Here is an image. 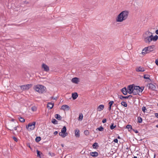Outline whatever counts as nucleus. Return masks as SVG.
I'll list each match as a JSON object with an SVG mask.
<instances>
[{
  "label": "nucleus",
  "instance_id": "1",
  "mask_svg": "<svg viewBox=\"0 0 158 158\" xmlns=\"http://www.w3.org/2000/svg\"><path fill=\"white\" fill-rule=\"evenodd\" d=\"M129 12L124 10L121 12L117 16L116 20L117 22H122L126 20L128 17Z\"/></svg>",
  "mask_w": 158,
  "mask_h": 158
},
{
  "label": "nucleus",
  "instance_id": "2",
  "mask_svg": "<svg viewBox=\"0 0 158 158\" xmlns=\"http://www.w3.org/2000/svg\"><path fill=\"white\" fill-rule=\"evenodd\" d=\"M154 47L155 46L152 45L145 48L143 49L142 54L143 55H145L146 54L150 52H152L153 50Z\"/></svg>",
  "mask_w": 158,
  "mask_h": 158
},
{
  "label": "nucleus",
  "instance_id": "3",
  "mask_svg": "<svg viewBox=\"0 0 158 158\" xmlns=\"http://www.w3.org/2000/svg\"><path fill=\"white\" fill-rule=\"evenodd\" d=\"M35 90L40 93H43L45 91L46 87L40 85H37L34 88Z\"/></svg>",
  "mask_w": 158,
  "mask_h": 158
},
{
  "label": "nucleus",
  "instance_id": "4",
  "mask_svg": "<svg viewBox=\"0 0 158 158\" xmlns=\"http://www.w3.org/2000/svg\"><path fill=\"white\" fill-rule=\"evenodd\" d=\"M66 131V128L65 126H64L61 129V132L59 133V135L62 137L64 138L66 136L68 135V133Z\"/></svg>",
  "mask_w": 158,
  "mask_h": 158
},
{
  "label": "nucleus",
  "instance_id": "5",
  "mask_svg": "<svg viewBox=\"0 0 158 158\" xmlns=\"http://www.w3.org/2000/svg\"><path fill=\"white\" fill-rule=\"evenodd\" d=\"M35 122H33L32 123H29L28 125L26 126V128L29 131L33 130L35 127Z\"/></svg>",
  "mask_w": 158,
  "mask_h": 158
},
{
  "label": "nucleus",
  "instance_id": "6",
  "mask_svg": "<svg viewBox=\"0 0 158 158\" xmlns=\"http://www.w3.org/2000/svg\"><path fill=\"white\" fill-rule=\"evenodd\" d=\"M134 85H130L127 87V92L129 94H131L133 92V89H134Z\"/></svg>",
  "mask_w": 158,
  "mask_h": 158
},
{
  "label": "nucleus",
  "instance_id": "7",
  "mask_svg": "<svg viewBox=\"0 0 158 158\" xmlns=\"http://www.w3.org/2000/svg\"><path fill=\"white\" fill-rule=\"evenodd\" d=\"M31 84H27L26 85H23L21 86V89L25 90H28L32 86Z\"/></svg>",
  "mask_w": 158,
  "mask_h": 158
},
{
  "label": "nucleus",
  "instance_id": "8",
  "mask_svg": "<svg viewBox=\"0 0 158 158\" xmlns=\"http://www.w3.org/2000/svg\"><path fill=\"white\" fill-rule=\"evenodd\" d=\"M42 68L44 69V71L46 72H48L49 70V67L45 64L43 63L42 66Z\"/></svg>",
  "mask_w": 158,
  "mask_h": 158
},
{
  "label": "nucleus",
  "instance_id": "9",
  "mask_svg": "<svg viewBox=\"0 0 158 158\" xmlns=\"http://www.w3.org/2000/svg\"><path fill=\"white\" fill-rule=\"evenodd\" d=\"M144 87H140L138 86H135V88L136 89V90H137L138 94L139 93H141L144 89Z\"/></svg>",
  "mask_w": 158,
  "mask_h": 158
},
{
  "label": "nucleus",
  "instance_id": "10",
  "mask_svg": "<svg viewBox=\"0 0 158 158\" xmlns=\"http://www.w3.org/2000/svg\"><path fill=\"white\" fill-rule=\"evenodd\" d=\"M150 39L151 42L152 41L155 42L158 39V36L157 35H155V36H153L152 34H151L150 35Z\"/></svg>",
  "mask_w": 158,
  "mask_h": 158
},
{
  "label": "nucleus",
  "instance_id": "11",
  "mask_svg": "<svg viewBox=\"0 0 158 158\" xmlns=\"http://www.w3.org/2000/svg\"><path fill=\"white\" fill-rule=\"evenodd\" d=\"M144 41L146 43L148 44H149L150 42H151L150 36L149 35V36L146 37H145L144 39Z\"/></svg>",
  "mask_w": 158,
  "mask_h": 158
},
{
  "label": "nucleus",
  "instance_id": "12",
  "mask_svg": "<svg viewBox=\"0 0 158 158\" xmlns=\"http://www.w3.org/2000/svg\"><path fill=\"white\" fill-rule=\"evenodd\" d=\"M70 107H69L66 105H62L61 108V109L62 110H65L66 109H67V110H69Z\"/></svg>",
  "mask_w": 158,
  "mask_h": 158
},
{
  "label": "nucleus",
  "instance_id": "13",
  "mask_svg": "<svg viewBox=\"0 0 158 158\" xmlns=\"http://www.w3.org/2000/svg\"><path fill=\"white\" fill-rule=\"evenodd\" d=\"M89 154L91 156L94 157H97L98 155V153L96 152H90Z\"/></svg>",
  "mask_w": 158,
  "mask_h": 158
},
{
  "label": "nucleus",
  "instance_id": "14",
  "mask_svg": "<svg viewBox=\"0 0 158 158\" xmlns=\"http://www.w3.org/2000/svg\"><path fill=\"white\" fill-rule=\"evenodd\" d=\"M71 81L72 82L75 84H78L79 82V78L77 77H74L72 79Z\"/></svg>",
  "mask_w": 158,
  "mask_h": 158
},
{
  "label": "nucleus",
  "instance_id": "15",
  "mask_svg": "<svg viewBox=\"0 0 158 158\" xmlns=\"http://www.w3.org/2000/svg\"><path fill=\"white\" fill-rule=\"evenodd\" d=\"M37 156L40 158H43V155L42 153L38 150H37Z\"/></svg>",
  "mask_w": 158,
  "mask_h": 158
},
{
  "label": "nucleus",
  "instance_id": "16",
  "mask_svg": "<svg viewBox=\"0 0 158 158\" xmlns=\"http://www.w3.org/2000/svg\"><path fill=\"white\" fill-rule=\"evenodd\" d=\"M121 92L124 95H126L127 94V90L126 87H124L121 89Z\"/></svg>",
  "mask_w": 158,
  "mask_h": 158
},
{
  "label": "nucleus",
  "instance_id": "17",
  "mask_svg": "<svg viewBox=\"0 0 158 158\" xmlns=\"http://www.w3.org/2000/svg\"><path fill=\"white\" fill-rule=\"evenodd\" d=\"M136 70L137 72H143L145 70L144 68L141 67H139L136 69Z\"/></svg>",
  "mask_w": 158,
  "mask_h": 158
},
{
  "label": "nucleus",
  "instance_id": "18",
  "mask_svg": "<svg viewBox=\"0 0 158 158\" xmlns=\"http://www.w3.org/2000/svg\"><path fill=\"white\" fill-rule=\"evenodd\" d=\"M80 131L78 129H76L75 130V135L76 137H79L80 136Z\"/></svg>",
  "mask_w": 158,
  "mask_h": 158
},
{
  "label": "nucleus",
  "instance_id": "19",
  "mask_svg": "<svg viewBox=\"0 0 158 158\" xmlns=\"http://www.w3.org/2000/svg\"><path fill=\"white\" fill-rule=\"evenodd\" d=\"M148 88L152 90H154L156 88L155 86L152 83L149 84Z\"/></svg>",
  "mask_w": 158,
  "mask_h": 158
},
{
  "label": "nucleus",
  "instance_id": "20",
  "mask_svg": "<svg viewBox=\"0 0 158 158\" xmlns=\"http://www.w3.org/2000/svg\"><path fill=\"white\" fill-rule=\"evenodd\" d=\"M104 105H100L97 108L98 110L99 111H101L104 109Z\"/></svg>",
  "mask_w": 158,
  "mask_h": 158
},
{
  "label": "nucleus",
  "instance_id": "21",
  "mask_svg": "<svg viewBox=\"0 0 158 158\" xmlns=\"http://www.w3.org/2000/svg\"><path fill=\"white\" fill-rule=\"evenodd\" d=\"M78 96V95L77 93H75L72 94V97L73 100L76 99Z\"/></svg>",
  "mask_w": 158,
  "mask_h": 158
},
{
  "label": "nucleus",
  "instance_id": "22",
  "mask_svg": "<svg viewBox=\"0 0 158 158\" xmlns=\"http://www.w3.org/2000/svg\"><path fill=\"white\" fill-rule=\"evenodd\" d=\"M54 106V103L51 102H48V107L50 109H51L53 108Z\"/></svg>",
  "mask_w": 158,
  "mask_h": 158
},
{
  "label": "nucleus",
  "instance_id": "23",
  "mask_svg": "<svg viewBox=\"0 0 158 158\" xmlns=\"http://www.w3.org/2000/svg\"><path fill=\"white\" fill-rule=\"evenodd\" d=\"M113 103L114 102L113 101H110L109 103V106L108 108V110H109L110 111L111 110L112 106Z\"/></svg>",
  "mask_w": 158,
  "mask_h": 158
},
{
  "label": "nucleus",
  "instance_id": "24",
  "mask_svg": "<svg viewBox=\"0 0 158 158\" xmlns=\"http://www.w3.org/2000/svg\"><path fill=\"white\" fill-rule=\"evenodd\" d=\"M135 88V86L134 87V89H133V92H132V93H133L134 95H136L138 94H139L137 90H136V89Z\"/></svg>",
  "mask_w": 158,
  "mask_h": 158
},
{
  "label": "nucleus",
  "instance_id": "25",
  "mask_svg": "<svg viewBox=\"0 0 158 158\" xmlns=\"http://www.w3.org/2000/svg\"><path fill=\"white\" fill-rule=\"evenodd\" d=\"M83 119V115L82 113H80L79 114V116L78 117V120L79 121H81Z\"/></svg>",
  "mask_w": 158,
  "mask_h": 158
},
{
  "label": "nucleus",
  "instance_id": "26",
  "mask_svg": "<svg viewBox=\"0 0 158 158\" xmlns=\"http://www.w3.org/2000/svg\"><path fill=\"white\" fill-rule=\"evenodd\" d=\"M55 118H56L57 119L59 120H61L62 118L61 117V116L58 114H56V115Z\"/></svg>",
  "mask_w": 158,
  "mask_h": 158
},
{
  "label": "nucleus",
  "instance_id": "27",
  "mask_svg": "<svg viewBox=\"0 0 158 158\" xmlns=\"http://www.w3.org/2000/svg\"><path fill=\"white\" fill-rule=\"evenodd\" d=\"M92 146L94 148L96 149L97 147H98V143H95L93 144Z\"/></svg>",
  "mask_w": 158,
  "mask_h": 158
},
{
  "label": "nucleus",
  "instance_id": "28",
  "mask_svg": "<svg viewBox=\"0 0 158 158\" xmlns=\"http://www.w3.org/2000/svg\"><path fill=\"white\" fill-rule=\"evenodd\" d=\"M118 98H120L121 99L123 100V99H127V96H124L122 95H119Z\"/></svg>",
  "mask_w": 158,
  "mask_h": 158
},
{
  "label": "nucleus",
  "instance_id": "29",
  "mask_svg": "<svg viewBox=\"0 0 158 158\" xmlns=\"http://www.w3.org/2000/svg\"><path fill=\"white\" fill-rule=\"evenodd\" d=\"M104 128L102 126H100L99 127L97 128L96 130H98L100 131H103L104 130Z\"/></svg>",
  "mask_w": 158,
  "mask_h": 158
},
{
  "label": "nucleus",
  "instance_id": "30",
  "mask_svg": "<svg viewBox=\"0 0 158 158\" xmlns=\"http://www.w3.org/2000/svg\"><path fill=\"white\" fill-rule=\"evenodd\" d=\"M52 122L55 124H58V121L55 119H52Z\"/></svg>",
  "mask_w": 158,
  "mask_h": 158
},
{
  "label": "nucleus",
  "instance_id": "31",
  "mask_svg": "<svg viewBox=\"0 0 158 158\" xmlns=\"http://www.w3.org/2000/svg\"><path fill=\"white\" fill-rule=\"evenodd\" d=\"M41 140V138L40 137H37L35 139V141L37 142H39Z\"/></svg>",
  "mask_w": 158,
  "mask_h": 158
},
{
  "label": "nucleus",
  "instance_id": "32",
  "mask_svg": "<svg viewBox=\"0 0 158 158\" xmlns=\"http://www.w3.org/2000/svg\"><path fill=\"white\" fill-rule=\"evenodd\" d=\"M121 104L124 107H126L127 106V104L126 102H121Z\"/></svg>",
  "mask_w": 158,
  "mask_h": 158
},
{
  "label": "nucleus",
  "instance_id": "33",
  "mask_svg": "<svg viewBox=\"0 0 158 158\" xmlns=\"http://www.w3.org/2000/svg\"><path fill=\"white\" fill-rule=\"evenodd\" d=\"M138 122L139 123H141L142 121V118L140 117H138Z\"/></svg>",
  "mask_w": 158,
  "mask_h": 158
},
{
  "label": "nucleus",
  "instance_id": "34",
  "mask_svg": "<svg viewBox=\"0 0 158 158\" xmlns=\"http://www.w3.org/2000/svg\"><path fill=\"white\" fill-rule=\"evenodd\" d=\"M116 127V125L114 126V123H112L111 125L110 126V129L111 130L114 129Z\"/></svg>",
  "mask_w": 158,
  "mask_h": 158
},
{
  "label": "nucleus",
  "instance_id": "35",
  "mask_svg": "<svg viewBox=\"0 0 158 158\" xmlns=\"http://www.w3.org/2000/svg\"><path fill=\"white\" fill-rule=\"evenodd\" d=\"M149 77H150V75H148V74L144 75L143 78L144 79H150Z\"/></svg>",
  "mask_w": 158,
  "mask_h": 158
},
{
  "label": "nucleus",
  "instance_id": "36",
  "mask_svg": "<svg viewBox=\"0 0 158 158\" xmlns=\"http://www.w3.org/2000/svg\"><path fill=\"white\" fill-rule=\"evenodd\" d=\"M18 118L19 119V121L23 123L25 121V119L23 118L20 117L19 118V117Z\"/></svg>",
  "mask_w": 158,
  "mask_h": 158
},
{
  "label": "nucleus",
  "instance_id": "37",
  "mask_svg": "<svg viewBox=\"0 0 158 158\" xmlns=\"http://www.w3.org/2000/svg\"><path fill=\"white\" fill-rule=\"evenodd\" d=\"M126 128L127 129L130 128L131 129L132 128V126L130 125H127L126 126Z\"/></svg>",
  "mask_w": 158,
  "mask_h": 158
},
{
  "label": "nucleus",
  "instance_id": "38",
  "mask_svg": "<svg viewBox=\"0 0 158 158\" xmlns=\"http://www.w3.org/2000/svg\"><path fill=\"white\" fill-rule=\"evenodd\" d=\"M89 132L88 130H85L84 132V134L86 135H89Z\"/></svg>",
  "mask_w": 158,
  "mask_h": 158
},
{
  "label": "nucleus",
  "instance_id": "39",
  "mask_svg": "<svg viewBox=\"0 0 158 158\" xmlns=\"http://www.w3.org/2000/svg\"><path fill=\"white\" fill-rule=\"evenodd\" d=\"M31 110L32 111H36V108L35 106H32L31 107Z\"/></svg>",
  "mask_w": 158,
  "mask_h": 158
},
{
  "label": "nucleus",
  "instance_id": "40",
  "mask_svg": "<svg viewBox=\"0 0 158 158\" xmlns=\"http://www.w3.org/2000/svg\"><path fill=\"white\" fill-rule=\"evenodd\" d=\"M146 109L145 107V106H143L142 108V111L145 113V110H146Z\"/></svg>",
  "mask_w": 158,
  "mask_h": 158
},
{
  "label": "nucleus",
  "instance_id": "41",
  "mask_svg": "<svg viewBox=\"0 0 158 158\" xmlns=\"http://www.w3.org/2000/svg\"><path fill=\"white\" fill-rule=\"evenodd\" d=\"M13 139L15 141V142H17L18 141V139H17L14 136L13 137Z\"/></svg>",
  "mask_w": 158,
  "mask_h": 158
},
{
  "label": "nucleus",
  "instance_id": "42",
  "mask_svg": "<svg viewBox=\"0 0 158 158\" xmlns=\"http://www.w3.org/2000/svg\"><path fill=\"white\" fill-rule=\"evenodd\" d=\"M106 122V118L103 119L102 121V122L103 123H105Z\"/></svg>",
  "mask_w": 158,
  "mask_h": 158
},
{
  "label": "nucleus",
  "instance_id": "43",
  "mask_svg": "<svg viewBox=\"0 0 158 158\" xmlns=\"http://www.w3.org/2000/svg\"><path fill=\"white\" fill-rule=\"evenodd\" d=\"M115 143H118V139H115L113 141Z\"/></svg>",
  "mask_w": 158,
  "mask_h": 158
},
{
  "label": "nucleus",
  "instance_id": "44",
  "mask_svg": "<svg viewBox=\"0 0 158 158\" xmlns=\"http://www.w3.org/2000/svg\"><path fill=\"white\" fill-rule=\"evenodd\" d=\"M155 63L156 64V65L158 66V59L156 60Z\"/></svg>",
  "mask_w": 158,
  "mask_h": 158
},
{
  "label": "nucleus",
  "instance_id": "45",
  "mask_svg": "<svg viewBox=\"0 0 158 158\" xmlns=\"http://www.w3.org/2000/svg\"><path fill=\"white\" fill-rule=\"evenodd\" d=\"M155 116L157 118H158V113H155Z\"/></svg>",
  "mask_w": 158,
  "mask_h": 158
},
{
  "label": "nucleus",
  "instance_id": "46",
  "mask_svg": "<svg viewBox=\"0 0 158 158\" xmlns=\"http://www.w3.org/2000/svg\"><path fill=\"white\" fill-rule=\"evenodd\" d=\"M133 130L136 133H138V131L137 130L133 129Z\"/></svg>",
  "mask_w": 158,
  "mask_h": 158
},
{
  "label": "nucleus",
  "instance_id": "47",
  "mask_svg": "<svg viewBox=\"0 0 158 158\" xmlns=\"http://www.w3.org/2000/svg\"><path fill=\"white\" fill-rule=\"evenodd\" d=\"M51 98H52L53 100H56V97L54 98L53 97H51Z\"/></svg>",
  "mask_w": 158,
  "mask_h": 158
},
{
  "label": "nucleus",
  "instance_id": "48",
  "mask_svg": "<svg viewBox=\"0 0 158 158\" xmlns=\"http://www.w3.org/2000/svg\"><path fill=\"white\" fill-rule=\"evenodd\" d=\"M58 134V132L57 131H55L54 132V135H56Z\"/></svg>",
  "mask_w": 158,
  "mask_h": 158
},
{
  "label": "nucleus",
  "instance_id": "49",
  "mask_svg": "<svg viewBox=\"0 0 158 158\" xmlns=\"http://www.w3.org/2000/svg\"><path fill=\"white\" fill-rule=\"evenodd\" d=\"M18 126H17V127H14L13 128H14V130H17V127H18Z\"/></svg>",
  "mask_w": 158,
  "mask_h": 158
},
{
  "label": "nucleus",
  "instance_id": "50",
  "mask_svg": "<svg viewBox=\"0 0 158 158\" xmlns=\"http://www.w3.org/2000/svg\"><path fill=\"white\" fill-rule=\"evenodd\" d=\"M127 99L128 98H131L132 97V96L131 95H129L128 96H127Z\"/></svg>",
  "mask_w": 158,
  "mask_h": 158
},
{
  "label": "nucleus",
  "instance_id": "51",
  "mask_svg": "<svg viewBox=\"0 0 158 158\" xmlns=\"http://www.w3.org/2000/svg\"><path fill=\"white\" fill-rule=\"evenodd\" d=\"M155 33L156 34L158 35V30H156Z\"/></svg>",
  "mask_w": 158,
  "mask_h": 158
},
{
  "label": "nucleus",
  "instance_id": "52",
  "mask_svg": "<svg viewBox=\"0 0 158 158\" xmlns=\"http://www.w3.org/2000/svg\"><path fill=\"white\" fill-rule=\"evenodd\" d=\"M117 138L118 139H121L120 137L118 136L117 137Z\"/></svg>",
  "mask_w": 158,
  "mask_h": 158
},
{
  "label": "nucleus",
  "instance_id": "53",
  "mask_svg": "<svg viewBox=\"0 0 158 158\" xmlns=\"http://www.w3.org/2000/svg\"><path fill=\"white\" fill-rule=\"evenodd\" d=\"M11 121H15V119H12L11 120Z\"/></svg>",
  "mask_w": 158,
  "mask_h": 158
},
{
  "label": "nucleus",
  "instance_id": "54",
  "mask_svg": "<svg viewBox=\"0 0 158 158\" xmlns=\"http://www.w3.org/2000/svg\"><path fill=\"white\" fill-rule=\"evenodd\" d=\"M133 158H137V156H134Z\"/></svg>",
  "mask_w": 158,
  "mask_h": 158
},
{
  "label": "nucleus",
  "instance_id": "55",
  "mask_svg": "<svg viewBox=\"0 0 158 158\" xmlns=\"http://www.w3.org/2000/svg\"><path fill=\"white\" fill-rule=\"evenodd\" d=\"M156 127L158 128V124L157 125H156Z\"/></svg>",
  "mask_w": 158,
  "mask_h": 158
},
{
  "label": "nucleus",
  "instance_id": "56",
  "mask_svg": "<svg viewBox=\"0 0 158 158\" xmlns=\"http://www.w3.org/2000/svg\"><path fill=\"white\" fill-rule=\"evenodd\" d=\"M61 145V146L63 147L64 146V144H62Z\"/></svg>",
  "mask_w": 158,
  "mask_h": 158
},
{
  "label": "nucleus",
  "instance_id": "57",
  "mask_svg": "<svg viewBox=\"0 0 158 158\" xmlns=\"http://www.w3.org/2000/svg\"><path fill=\"white\" fill-rule=\"evenodd\" d=\"M12 123L10 124V125H11V127H13V126H12Z\"/></svg>",
  "mask_w": 158,
  "mask_h": 158
},
{
  "label": "nucleus",
  "instance_id": "58",
  "mask_svg": "<svg viewBox=\"0 0 158 158\" xmlns=\"http://www.w3.org/2000/svg\"><path fill=\"white\" fill-rule=\"evenodd\" d=\"M9 130H11V131H13V129H9Z\"/></svg>",
  "mask_w": 158,
  "mask_h": 158
},
{
  "label": "nucleus",
  "instance_id": "59",
  "mask_svg": "<svg viewBox=\"0 0 158 158\" xmlns=\"http://www.w3.org/2000/svg\"><path fill=\"white\" fill-rule=\"evenodd\" d=\"M51 155H52V156H54V154L53 153Z\"/></svg>",
  "mask_w": 158,
  "mask_h": 158
},
{
  "label": "nucleus",
  "instance_id": "60",
  "mask_svg": "<svg viewBox=\"0 0 158 158\" xmlns=\"http://www.w3.org/2000/svg\"><path fill=\"white\" fill-rule=\"evenodd\" d=\"M49 154H50V155H51V156H52L51 155V153H49Z\"/></svg>",
  "mask_w": 158,
  "mask_h": 158
},
{
  "label": "nucleus",
  "instance_id": "61",
  "mask_svg": "<svg viewBox=\"0 0 158 158\" xmlns=\"http://www.w3.org/2000/svg\"><path fill=\"white\" fill-rule=\"evenodd\" d=\"M148 34L151 33V34H152V33H150V32H148Z\"/></svg>",
  "mask_w": 158,
  "mask_h": 158
},
{
  "label": "nucleus",
  "instance_id": "62",
  "mask_svg": "<svg viewBox=\"0 0 158 158\" xmlns=\"http://www.w3.org/2000/svg\"><path fill=\"white\" fill-rule=\"evenodd\" d=\"M155 155H154V157H155Z\"/></svg>",
  "mask_w": 158,
  "mask_h": 158
},
{
  "label": "nucleus",
  "instance_id": "63",
  "mask_svg": "<svg viewBox=\"0 0 158 158\" xmlns=\"http://www.w3.org/2000/svg\"><path fill=\"white\" fill-rule=\"evenodd\" d=\"M29 148H30V146H29Z\"/></svg>",
  "mask_w": 158,
  "mask_h": 158
},
{
  "label": "nucleus",
  "instance_id": "64",
  "mask_svg": "<svg viewBox=\"0 0 158 158\" xmlns=\"http://www.w3.org/2000/svg\"><path fill=\"white\" fill-rule=\"evenodd\" d=\"M157 106H158V104Z\"/></svg>",
  "mask_w": 158,
  "mask_h": 158
}]
</instances>
